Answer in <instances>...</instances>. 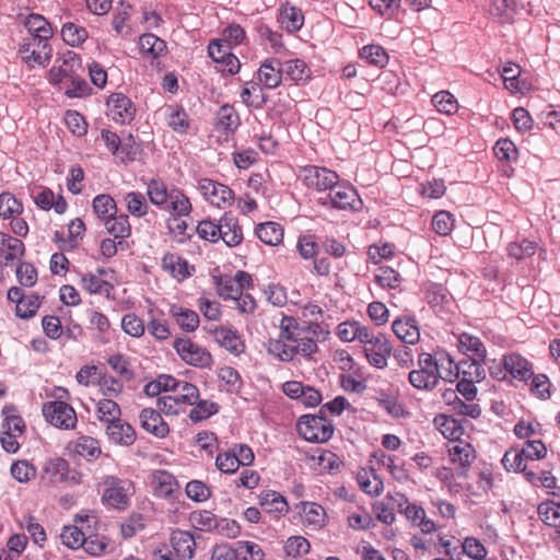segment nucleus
Masks as SVG:
<instances>
[{"label": "nucleus", "instance_id": "f257e3e1", "mask_svg": "<svg viewBox=\"0 0 560 560\" xmlns=\"http://www.w3.org/2000/svg\"><path fill=\"white\" fill-rule=\"evenodd\" d=\"M147 195L150 202L171 215H189L191 203L189 198L179 189H167L166 184L158 178H152L147 185Z\"/></svg>", "mask_w": 560, "mask_h": 560}, {"label": "nucleus", "instance_id": "f03ea898", "mask_svg": "<svg viewBox=\"0 0 560 560\" xmlns=\"http://www.w3.org/2000/svg\"><path fill=\"white\" fill-rule=\"evenodd\" d=\"M101 486L103 487L101 500L104 505L119 511H124L130 505L135 489L129 479L104 476Z\"/></svg>", "mask_w": 560, "mask_h": 560}, {"label": "nucleus", "instance_id": "7ed1b4c3", "mask_svg": "<svg viewBox=\"0 0 560 560\" xmlns=\"http://www.w3.org/2000/svg\"><path fill=\"white\" fill-rule=\"evenodd\" d=\"M170 545L171 549L164 546L154 552L155 560H190L195 556L196 540L188 530H173Z\"/></svg>", "mask_w": 560, "mask_h": 560}, {"label": "nucleus", "instance_id": "20e7f679", "mask_svg": "<svg viewBox=\"0 0 560 560\" xmlns=\"http://www.w3.org/2000/svg\"><path fill=\"white\" fill-rule=\"evenodd\" d=\"M438 371L432 353L421 351L418 353L417 369L409 372L408 381L418 390L432 392L440 384Z\"/></svg>", "mask_w": 560, "mask_h": 560}, {"label": "nucleus", "instance_id": "39448f33", "mask_svg": "<svg viewBox=\"0 0 560 560\" xmlns=\"http://www.w3.org/2000/svg\"><path fill=\"white\" fill-rule=\"evenodd\" d=\"M280 329H282V337L293 343L295 355L300 354L306 360H312L313 354L318 351L317 341L300 329V324L295 318L283 316Z\"/></svg>", "mask_w": 560, "mask_h": 560}, {"label": "nucleus", "instance_id": "423d86ee", "mask_svg": "<svg viewBox=\"0 0 560 560\" xmlns=\"http://www.w3.org/2000/svg\"><path fill=\"white\" fill-rule=\"evenodd\" d=\"M296 430L308 442L325 443L332 436L334 424L323 413L303 415L298 420Z\"/></svg>", "mask_w": 560, "mask_h": 560}, {"label": "nucleus", "instance_id": "0eeeda50", "mask_svg": "<svg viewBox=\"0 0 560 560\" xmlns=\"http://www.w3.org/2000/svg\"><path fill=\"white\" fill-rule=\"evenodd\" d=\"M45 420L60 430H73L78 423L77 412L65 400L47 401L42 408Z\"/></svg>", "mask_w": 560, "mask_h": 560}, {"label": "nucleus", "instance_id": "6e6552de", "mask_svg": "<svg viewBox=\"0 0 560 560\" xmlns=\"http://www.w3.org/2000/svg\"><path fill=\"white\" fill-rule=\"evenodd\" d=\"M173 347L179 358L189 365L208 369L213 362L211 353L189 338H176Z\"/></svg>", "mask_w": 560, "mask_h": 560}, {"label": "nucleus", "instance_id": "1a4fd4ad", "mask_svg": "<svg viewBox=\"0 0 560 560\" xmlns=\"http://www.w3.org/2000/svg\"><path fill=\"white\" fill-rule=\"evenodd\" d=\"M323 206H330L338 210L359 211L362 200L352 186L338 182L324 198H320Z\"/></svg>", "mask_w": 560, "mask_h": 560}, {"label": "nucleus", "instance_id": "9d476101", "mask_svg": "<svg viewBox=\"0 0 560 560\" xmlns=\"http://www.w3.org/2000/svg\"><path fill=\"white\" fill-rule=\"evenodd\" d=\"M299 177L308 188L317 191L330 190L339 182V175L336 172L316 165L302 167Z\"/></svg>", "mask_w": 560, "mask_h": 560}, {"label": "nucleus", "instance_id": "9b49d317", "mask_svg": "<svg viewBox=\"0 0 560 560\" xmlns=\"http://www.w3.org/2000/svg\"><path fill=\"white\" fill-rule=\"evenodd\" d=\"M198 189L208 202L218 208H226L234 202L232 189L217 180L201 178L198 182Z\"/></svg>", "mask_w": 560, "mask_h": 560}, {"label": "nucleus", "instance_id": "f8f14e48", "mask_svg": "<svg viewBox=\"0 0 560 560\" xmlns=\"http://www.w3.org/2000/svg\"><path fill=\"white\" fill-rule=\"evenodd\" d=\"M81 69L80 56L72 50H66L56 58L55 65L49 70V80L52 84H58L67 78H72Z\"/></svg>", "mask_w": 560, "mask_h": 560}, {"label": "nucleus", "instance_id": "ddd939ff", "mask_svg": "<svg viewBox=\"0 0 560 560\" xmlns=\"http://www.w3.org/2000/svg\"><path fill=\"white\" fill-rule=\"evenodd\" d=\"M108 115L117 124H129L136 115L132 101L122 93H113L107 98Z\"/></svg>", "mask_w": 560, "mask_h": 560}, {"label": "nucleus", "instance_id": "4468645a", "mask_svg": "<svg viewBox=\"0 0 560 560\" xmlns=\"http://www.w3.org/2000/svg\"><path fill=\"white\" fill-rule=\"evenodd\" d=\"M392 351V345L383 334H376L373 342H370V345L364 348L369 363L376 369H384L387 365V359Z\"/></svg>", "mask_w": 560, "mask_h": 560}, {"label": "nucleus", "instance_id": "2eb2a0df", "mask_svg": "<svg viewBox=\"0 0 560 560\" xmlns=\"http://www.w3.org/2000/svg\"><path fill=\"white\" fill-rule=\"evenodd\" d=\"M152 488L154 494L166 500H174L179 492L176 478L166 470H155L152 474Z\"/></svg>", "mask_w": 560, "mask_h": 560}, {"label": "nucleus", "instance_id": "dca6fc26", "mask_svg": "<svg viewBox=\"0 0 560 560\" xmlns=\"http://www.w3.org/2000/svg\"><path fill=\"white\" fill-rule=\"evenodd\" d=\"M281 60L279 58H267L258 69V81L266 89L278 88L282 82Z\"/></svg>", "mask_w": 560, "mask_h": 560}, {"label": "nucleus", "instance_id": "f3484780", "mask_svg": "<svg viewBox=\"0 0 560 560\" xmlns=\"http://www.w3.org/2000/svg\"><path fill=\"white\" fill-rule=\"evenodd\" d=\"M141 427L152 435L164 439L170 433V427L159 410L144 408L139 416Z\"/></svg>", "mask_w": 560, "mask_h": 560}, {"label": "nucleus", "instance_id": "a211bd4d", "mask_svg": "<svg viewBox=\"0 0 560 560\" xmlns=\"http://www.w3.org/2000/svg\"><path fill=\"white\" fill-rule=\"evenodd\" d=\"M69 464L65 458L52 457L44 462L40 479L46 485H56L67 479Z\"/></svg>", "mask_w": 560, "mask_h": 560}, {"label": "nucleus", "instance_id": "6ab92c4d", "mask_svg": "<svg viewBox=\"0 0 560 560\" xmlns=\"http://www.w3.org/2000/svg\"><path fill=\"white\" fill-rule=\"evenodd\" d=\"M162 268L171 273L177 281L189 278L195 271V267L175 253H166L162 258Z\"/></svg>", "mask_w": 560, "mask_h": 560}, {"label": "nucleus", "instance_id": "aec40b11", "mask_svg": "<svg viewBox=\"0 0 560 560\" xmlns=\"http://www.w3.org/2000/svg\"><path fill=\"white\" fill-rule=\"evenodd\" d=\"M395 336L405 343L415 345L420 339L418 322L415 317H398L392 324Z\"/></svg>", "mask_w": 560, "mask_h": 560}, {"label": "nucleus", "instance_id": "412c9836", "mask_svg": "<svg viewBox=\"0 0 560 560\" xmlns=\"http://www.w3.org/2000/svg\"><path fill=\"white\" fill-rule=\"evenodd\" d=\"M108 439L118 445L130 446L137 439V433L131 424L124 420H116L106 425Z\"/></svg>", "mask_w": 560, "mask_h": 560}, {"label": "nucleus", "instance_id": "4be33fe9", "mask_svg": "<svg viewBox=\"0 0 560 560\" xmlns=\"http://www.w3.org/2000/svg\"><path fill=\"white\" fill-rule=\"evenodd\" d=\"M503 366L511 377L521 382H526L534 375L529 362L517 353L504 355Z\"/></svg>", "mask_w": 560, "mask_h": 560}, {"label": "nucleus", "instance_id": "5701e85b", "mask_svg": "<svg viewBox=\"0 0 560 560\" xmlns=\"http://www.w3.org/2000/svg\"><path fill=\"white\" fill-rule=\"evenodd\" d=\"M220 230V240H222L229 247H235L242 243V228L238 224V220L232 213L226 212L221 217Z\"/></svg>", "mask_w": 560, "mask_h": 560}, {"label": "nucleus", "instance_id": "b1692460", "mask_svg": "<svg viewBox=\"0 0 560 560\" xmlns=\"http://www.w3.org/2000/svg\"><path fill=\"white\" fill-rule=\"evenodd\" d=\"M24 244L21 240L0 232V260L5 265L19 259L24 255Z\"/></svg>", "mask_w": 560, "mask_h": 560}, {"label": "nucleus", "instance_id": "393cba45", "mask_svg": "<svg viewBox=\"0 0 560 560\" xmlns=\"http://www.w3.org/2000/svg\"><path fill=\"white\" fill-rule=\"evenodd\" d=\"M215 341L232 354H240L244 351V343L240 335L228 327H215L211 330Z\"/></svg>", "mask_w": 560, "mask_h": 560}, {"label": "nucleus", "instance_id": "a878e982", "mask_svg": "<svg viewBox=\"0 0 560 560\" xmlns=\"http://www.w3.org/2000/svg\"><path fill=\"white\" fill-rule=\"evenodd\" d=\"M302 514L303 523L313 528H320L325 525L326 512L324 508L315 502L302 501L295 505Z\"/></svg>", "mask_w": 560, "mask_h": 560}, {"label": "nucleus", "instance_id": "bb28decb", "mask_svg": "<svg viewBox=\"0 0 560 560\" xmlns=\"http://www.w3.org/2000/svg\"><path fill=\"white\" fill-rule=\"evenodd\" d=\"M432 359L436 362L438 377L445 382L453 383L458 378L457 363L445 350H439L432 353Z\"/></svg>", "mask_w": 560, "mask_h": 560}, {"label": "nucleus", "instance_id": "cd10ccee", "mask_svg": "<svg viewBox=\"0 0 560 560\" xmlns=\"http://www.w3.org/2000/svg\"><path fill=\"white\" fill-rule=\"evenodd\" d=\"M23 24L26 27L30 37H37L42 39V42L45 39H50L54 35L50 23L42 14H28L25 18Z\"/></svg>", "mask_w": 560, "mask_h": 560}, {"label": "nucleus", "instance_id": "c85d7f7f", "mask_svg": "<svg viewBox=\"0 0 560 560\" xmlns=\"http://www.w3.org/2000/svg\"><path fill=\"white\" fill-rule=\"evenodd\" d=\"M483 361L485 359L471 357L460 360L456 368L458 371V377L462 376V378H467L477 383L483 381L486 378V370L482 364Z\"/></svg>", "mask_w": 560, "mask_h": 560}, {"label": "nucleus", "instance_id": "c756f323", "mask_svg": "<svg viewBox=\"0 0 560 560\" xmlns=\"http://www.w3.org/2000/svg\"><path fill=\"white\" fill-rule=\"evenodd\" d=\"M170 314L175 319L180 329L187 332L195 331L199 326V315L190 308L173 304L170 308Z\"/></svg>", "mask_w": 560, "mask_h": 560}, {"label": "nucleus", "instance_id": "7c9ffc66", "mask_svg": "<svg viewBox=\"0 0 560 560\" xmlns=\"http://www.w3.org/2000/svg\"><path fill=\"white\" fill-rule=\"evenodd\" d=\"M282 77L295 83L306 82L311 78V70L302 59L281 61Z\"/></svg>", "mask_w": 560, "mask_h": 560}, {"label": "nucleus", "instance_id": "2f4dec72", "mask_svg": "<svg viewBox=\"0 0 560 560\" xmlns=\"http://www.w3.org/2000/svg\"><path fill=\"white\" fill-rule=\"evenodd\" d=\"M392 499L395 501L399 513L405 515L412 527H416L418 522H420V520L427 515L424 509L421 505L415 502H410L405 494L397 493L396 497Z\"/></svg>", "mask_w": 560, "mask_h": 560}, {"label": "nucleus", "instance_id": "473e14b6", "mask_svg": "<svg viewBox=\"0 0 560 560\" xmlns=\"http://www.w3.org/2000/svg\"><path fill=\"white\" fill-rule=\"evenodd\" d=\"M448 455L454 464H458L462 468L469 467L476 459L475 448L466 442H453L448 447Z\"/></svg>", "mask_w": 560, "mask_h": 560}, {"label": "nucleus", "instance_id": "72a5a7b5", "mask_svg": "<svg viewBox=\"0 0 560 560\" xmlns=\"http://www.w3.org/2000/svg\"><path fill=\"white\" fill-rule=\"evenodd\" d=\"M260 505L262 509L276 517L285 515L289 512V504L279 492L269 490L260 495Z\"/></svg>", "mask_w": 560, "mask_h": 560}, {"label": "nucleus", "instance_id": "f704fd0d", "mask_svg": "<svg viewBox=\"0 0 560 560\" xmlns=\"http://www.w3.org/2000/svg\"><path fill=\"white\" fill-rule=\"evenodd\" d=\"M267 352L281 362H291L296 357L293 343L282 337V329L278 339L268 341Z\"/></svg>", "mask_w": 560, "mask_h": 560}, {"label": "nucleus", "instance_id": "c9c22d12", "mask_svg": "<svg viewBox=\"0 0 560 560\" xmlns=\"http://www.w3.org/2000/svg\"><path fill=\"white\" fill-rule=\"evenodd\" d=\"M240 126V117L231 105H222L215 114V127L225 133H232Z\"/></svg>", "mask_w": 560, "mask_h": 560}, {"label": "nucleus", "instance_id": "e433bc0d", "mask_svg": "<svg viewBox=\"0 0 560 560\" xmlns=\"http://www.w3.org/2000/svg\"><path fill=\"white\" fill-rule=\"evenodd\" d=\"M280 21L288 32L294 33L303 26L304 15L300 8L287 2L280 7Z\"/></svg>", "mask_w": 560, "mask_h": 560}, {"label": "nucleus", "instance_id": "4c0bfd02", "mask_svg": "<svg viewBox=\"0 0 560 560\" xmlns=\"http://www.w3.org/2000/svg\"><path fill=\"white\" fill-rule=\"evenodd\" d=\"M255 233L262 243L270 246H276L283 240V229L277 222L259 223L255 229Z\"/></svg>", "mask_w": 560, "mask_h": 560}, {"label": "nucleus", "instance_id": "58836bf2", "mask_svg": "<svg viewBox=\"0 0 560 560\" xmlns=\"http://www.w3.org/2000/svg\"><path fill=\"white\" fill-rule=\"evenodd\" d=\"M165 116L168 127L176 133L184 135L190 128L187 113L180 106H167Z\"/></svg>", "mask_w": 560, "mask_h": 560}, {"label": "nucleus", "instance_id": "ea45409f", "mask_svg": "<svg viewBox=\"0 0 560 560\" xmlns=\"http://www.w3.org/2000/svg\"><path fill=\"white\" fill-rule=\"evenodd\" d=\"M139 48L142 55L159 58L166 51V43L152 33L139 37Z\"/></svg>", "mask_w": 560, "mask_h": 560}, {"label": "nucleus", "instance_id": "a19ab883", "mask_svg": "<svg viewBox=\"0 0 560 560\" xmlns=\"http://www.w3.org/2000/svg\"><path fill=\"white\" fill-rule=\"evenodd\" d=\"M357 480L360 489L371 497L380 495L384 489L383 480L376 475L374 469L360 471Z\"/></svg>", "mask_w": 560, "mask_h": 560}, {"label": "nucleus", "instance_id": "79ce46f5", "mask_svg": "<svg viewBox=\"0 0 560 560\" xmlns=\"http://www.w3.org/2000/svg\"><path fill=\"white\" fill-rule=\"evenodd\" d=\"M106 231L115 238H127L131 234V225L127 214H114L104 222Z\"/></svg>", "mask_w": 560, "mask_h": 560}, {"label": "nucleus", "instance_id": "37998d69", "mask_svg": "<svg viewBox=\"0 0 560 560\" xmlns=\"http://www.w3.org/2000/svg\"><path fill=\"white\" fill-rule=\"evenodd\" d=\"M61 37L67 45L77 47L88 39L89 33L85 27L73 22H67L61 27Z\"/></svg>", "mask_w": 560, "mask_h": 560}, {"label": "nucleus", "instance_id": "c03bdc74", "mask_svg": "<svg viewBox=\"0 0 560 560\" xmlns=\"http://www.w3.org/2000/svg\"><path fill=\"white\" fill-rule=\"evenodd\" d=\"M74 452L86 460H95L102 453L98 441L88 435L80 436L77 440Z\"/></svg>", "mask_w": 560, "mask_h": 560}, {"label": "nucleus", "instance_id": "a18cd8bd", "mask_svg": "<svg viewBox=\"0 0 560 560\" xmlns=\"http://www.w3.org/2000/svg\"><path fill=\"white\" fill-rule=\"evenodd\" d=\"M359 55L361 59L378 68H383L388 63V55L381 45H365L360 49Z\"/></svg>", "mask_w": 560, "mask_h": 560}, {"label": "nucleus", "instance_id": "49530a36", "mask_svg": "<svg viewBox=\"0 0 560 560\" xmlns=\"http://www.w3.org/2000/svg\"><path fill=\"white\" fill-rule=\"evenodd\" d=\"M127 211L136 218H142L149 212V205L144 195L140 191H128L124 196Z\"/></svg>", "mask_w": 560, "mask_h": 560}, {"label": "nucleus", "instance_id": "de8ad7c7", "mask_svg": "<svg viewBox=\"0 0 560 560\" xmlns=\"http://www.w3.org/2000/svg\"><path fill=\"white\" fill-rule=\"evenodd\" d=\"M92 206L97 218L101 219L103 223L117 212L116 201L107 194L95 196Z\"/></svg>", "mask_w": 560, "mask_h": 560}, {"label": "nucleus", "instance_id": "09e8293b", "mask_svg": "<svg viewBox=\"0 0 560 560\" xmlns=\"http://www.w3.org/2000/svg\"><path fill=\"white\" fill-rule=\"evenodd\" d=\"M23 61L30 67H46L52 57V47L42 45V49L31 48L27 52H19Z\"/></svg>", "mask_w": 560, "mask_h": 560}, {"label": "nucleus", "instance_id": "8fccbe9b", "mask_svg": "<svg viewBox=\"0 0 560 560\" xmlns=\"http://www.w3.org/2000/svg\"><path fill=\"white\" fill-rule=\"evenodd\" d=\"M96 411L98 413V420L106 425L116 420H120L121 410L119 405L113 399H101L97 402Z\"/></svg>", "mask_w": 560, "mask_h": 560}, {"label": "nucleus", "instance_id": "3c124183", "mask_svg": "<svg viewBox=\"0 0 560 560\" xmlns=\"http://www.w3.org/2000/svg\"><path fill=\"white\" fill-rule=\"evenodd\" d=\"M540 520L550 527L560 525V502L546 501L537 508Z\"/></svg>", "mask_w": 560, "mask_h": 560}, {"label": "nucleus", "instance_id": "603ef678", "mask_svg": "<svg viewBox=\"0 0 560 560\" xmlns=\"http://www.w3.org/2000/svg\"><path fill=\"white\" fill-rule=\"evenodd\" d=\"M537 249V244L529 240L523 238L520 242H512L508 245L506 252L510 258L517 261L527 257H532Z\"/></svg>", "mask_w": 560, "mask_h": 560}, {"label": "nucleus", "instance_id": "864d4df0", "mask_svg": "<svg viewBox=\"0 0 560 560\" xmlns=\"http://www.w3.org/2000/svg\"><path fill=\"white\" fill-rule=\"evenodd\" d=\"M82 288L90 294H106L108 295L113 285L103 280L101 276L94 273H86L81 278Z\"/></svg>", "mask_w": 560, "mask_h": 560}, {"label": "nucleus", "instance_id": "5fc2aeb1", "mask_svg": "<svg viewBox=\"0 0 560 560\" xmlns=\"http://www.w3.org/2000/svg\"><path fill=\"white\" fill-rule=\"evenodd\" d=\"M432 104L438 112L445 115H453L458 109L455 96L448 91H440L432 96Z\"/></svg>", "mask_w": 560, "mask_h": 560}, {"label": "nucleus", "instance_id": "6e6d98bb", "mask_svg": "<svg viewBox=\"0 0 560 560\" xmlns=\"http://www.w3.org/2000/svg\"><path fill=\"white\" fill-rule=\"evenodd\" d=\"M106 362L110 369L120 376L121 380L130 381L133 377V371L131 369L130 361L125 354H112L107 358Z\"/></svg>", "mask_w": 560, "mask_h": 560}, {"label": "nucleus", "instance_id": "4d7b16f0", "mask_svg": "<svg viewBox=\"0 0 560 560\" xmlns=\"http://www.w3.org/2000/svg\"><path fill=\"white\" fill-rule=\"evenodd\" d=\"M459 347L463 351L469 352L472 355L471 358L486 359L487 350L476 336L462 334L459 336Z\"/></svg>", "mask_w": 560, "mask_h": 560}, {"label": "nucleus", "instance_id": "13d9d810", "mask_svg": "<svg viewBox=\"0 0 560 560\" xmlns=\"http://www.w3.org/2000/svg\"><path fill=\"white\" fill-rule=\"evenodd\" d=\"M174 397L183 406H194L199 399V389L196 385L182 381L178 388L173 392Z\"/></svg>", "mask_w": 560, "mask_h": 560}, {"label": "nucleus", "instance_id": "bf43d9fd", "mask_svg": "<svg viewBox=\"0 0 560 560\" xmlns=\"http://www.w3.org/2000/svg\"><path fill=\"white\" fill-rule=\"evenodd\" d=\"M242 102L250 107H260L264 103L262 89L259 83L246 82L241 91Z\"/></svg>", "mask_w": 560, "mask_h": 560}, {"label": "nucleus", "instance_id": "052dcab7", "mask_svg": "<svg viewBox=\"0 0 560 560\" xmlns=\"http://www.w3.org/2000/svg\"><path fill=\"white\" fill-rule=\"evenodd\" d=\"M23 211L22 203L10 192L0 194V217L10 219L21 214Z\"/></svg>", "mask_w": 560, "mask_h": 560}, {"label": "nucleus", "instance_id": "680f3d73", "mask_svg": "<svg viewBox=\"0 0 560 560\" xmlns=\"http://www.w3.org/2000/svg\"><path fill=\"white\" fill-rule=\"evenodd\" d=\"M195 407L189 412V419L197 423L209 417L215 415L219 411L218 404L209 400H197Z\"/></svg>", "mask_w": 560, "mask_h": 560}, {"label": "nucleus", "instance_id": "e2e57ef3", "mask_svg": "<svg viewBox=\"0 0 560 560\" xmlns=\"http://www.w3.org/2000/svg\"><path fill=\"white\" fill-rule=\"evenodd\" d=\"M425 300L432 308L436 310L448 302V294L443 285L431 283L427 287Z\"/></svg>", "mask_w": 560, "mask_h": 560}, {"label": "nucleus", "instance_id": "0e129e2a", "mask_svg": "<svg viewBox=\"0 0 560 560\" xmlns=\"http://www.w3.org/2000/svg\"><path fill=\"white\" fill-rule=\"evenodd\" d=\"M238 552V558L242 560H264L265 552L261 547L249 540H240L236 542V548Z\"/></svg>", "mask_w": 560, "mask_h": 560}, {"label": "nucleus", "instance_id": "69168bd1", "mask_svg": "<svg viewBox=\"0 0 560 560\" xmlns=\"http://www.w3.org/2000/svg\"><path fill=\"white\" fill-rule=\"evenodd\" d=\"M375 282L382 288L395 289L401 281L400 275L390 267H380L374 276Z\"/></svg>", "mask_w": 560, "mask_h": 560}, {"label": "nucleus", "instance_id": "338daca9", "mask_svg": "<svg viewBox=\"0 0 560 560\" xmlns=\"http://www.w3.org/2000/svg\"><path fill=\"white\" fill-rule=\"evenodd\" d=\"M502 465L508 471L520 472L521 470H525L527 464L525 456L522 454V450L511 448L503 455Z\"/></svg>", "mask_w": 560, "mask_h": 560}, {"label": "nucleus", "instance_id": "774afa93", "mask_svg": "<svg viewBox=\"0 0 560 560\" xmlns=\"http://www.w3.org/2000/svg\"><path fill=\"white\" fill-rule=\"evenodd\" d=\"M311 545L308 540L302 536H292L288 538L284 545V552L288 557L298 558L308 553Z\"/></svg>", "mask_w": 560, "mask_h": 560}]
</instances>
